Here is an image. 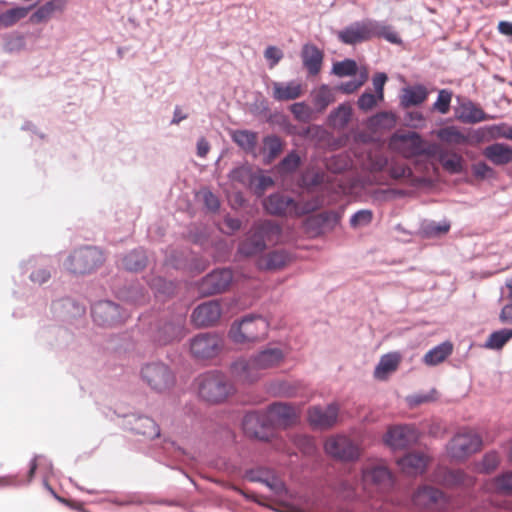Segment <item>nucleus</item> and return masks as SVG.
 <instances>
[{"label":"nucleus","instance_id":"1","mask_svg":"<svg viewBox=\"0 0 512 512\" xmlns=\"http://www.w3.org/2000/svg\"><path fill=\"white\" fill-rule=\"evenodd\" d=\"M337 39L345 44L355 46L373 38H383L392 44H401L402 40L391 25L384 21L365 18L354 21L337 32Z\"/></svg>","mask_w":512,"mask_h":512},{"label":"nucleus","instance_id":"2","mask_svg":"<svg viewBox=\"0 0 512 512\" xmlns=\"http://www.w3.org/2000/svg\"><path fill=\"white\" fill-rule=\"evenodd\" d=\"M286 352L277 346H268L249 359H238L231 366L234 378L244 384L256 382L262 371L279 366L285 359Z\"/></svg>","mask_w":512,"mask_h":512},{"label":"nucleus","instance_id":"3","mask_svg":"<svg viewBox=\"0 0 512 512\" xmlns=\"http://www.w3.org/2000/svg\"><path fill=\"white\" fill-rule=\"evenodd\" d=\"M263 205L266 211L279 216H301L315 211L320 205L321 200L315 194H269L263 199Z\"/></svg>","mask_w":512,"mask_h":512},{"label":"nucleus","instance_id":"4","mask_svg":"<svg viewBox=\"0 0 512 512\" xmlns=\"http://www.w3.org/2000/svg\"><path fill=\"white\" fill-rule=\"evenodd\" d=\"M198 394L208 403L218 404L224 402L234 394L233 384L219 371H210L197 378Z\"/></svg>","mask_w":512,"mask_h":512},{"label":"nucleus","instance_id":"5","mask_svg":"<svg viewBox=\"0 0 512 512\" xmlns=\"http://www.w3.org/2000/svg\"><path fill=\"white\" fill-rule=\"evenodd\" d=\"M280 231V227L271 221L259 222L239 244L238 252L245 257L257 256L266 249L268 242L279 236Z\"/></svg>","mask_w":512,"mask_h":512},{"label":"nucleus","instance_id":"6","mask_svg":"<svg viewBox=\"0 0 512 512\" xmlns=\"http://www.w3.org/2000/svg\"><path fill=\"white\" fill-rule=\"evenodd\" d=\"M269 323L261 316H246L234 322L229 330V338L237 344L257 342L268 335Z\"/></svg>","mask_w":512,"mask_h":512},{"label":"nucleus","instance_id":"7","mask_svg":"<svg viewBox=\"0 0 512 512\" xmlns=\"http://www.w3.org/2000/svg\"><path fill=\"white\" fill-rule=\"evenodd\" d=\"M482 439L473 429L459 430L447 445L448 455L455 460L462 461L481 449Z\"/></svg>","mask_w":512,"mask_h":512},{"label":"nucleus","instance_id":"8","mask_svg":"<svg viewBox=\"0 0 512 512\" xmlns=\"http://www.w3.org/2000/svg\"><path fill=\"white\" fill-rule=\"evenodd\" d=\"M324 450L327 455L341 462H354L362 453L358 443L342 434L328 437L324 443Z\"/></svg>","mask_w":512,"mask_h":512},{"label":"nucleus","instance_id":"9","mask_svg":"<svg viewBox=\"0 0 512 512\" xmlns=\"http://www.w3.org/2000/svg\"><path fill=\"white\" fill-rule=\"evenodd\" d=\"M223 348L224 339L217 333H199L190 340V353L197 360L214 359Z\"/></svg>","mask_w":512,"mask_h":512},{"label":"nucleus","instance_id":"10","mask_svg":"<svg viewBox=\"0 0 512 512\" xmlns=\"http://www.w3.org/2000/svg\"><path fill=\"white\" fill-rule=\"evenodd\" d=\"M103 254L95 247H83L75 250L66 260V268L74 274H86L100 266Z\"/></svg>","mask_w":512,"mask_h":512},{"label":"nucleus","instance_id":"11","mask_svg":"<svg viewBox=\"0 0 512 512\" xmlns=\"http://www.w3.org/2000/svg\"><path fill=\"white\" fill-rule=\"evenodd\" d=\"M232 182H237L243 187L264 191L270 188L274 182L273 179L259 168H253L249 165H241L229 173Z\"/></svg>","mask_w":512,"mask_h":512},{"label":"nucleus","instance_id":"12","mask_svg":"<svg viewBox=\"0 0 512 512\" xmlns=\"http://www.w3.org/2000/svg\"><path fill=\"white\" fill-rule=\"evenodd\" d=\"M141 379L154 391L163 392L175 383V377L170 368L161 363L153 362L144 365L140 372Z\"/></svg>","mask_w":512,"mask_h":512},{"label":"nucleus","instance_id":"13","mask_svg":"<svg viewBox=\"0 0 512 512\" xmlns=\"http://www.w3.org/2000/svg\"><path fill=\"white\" fill-rule=\"evenodd\" d=\"M390 146L406 158L427 153L421 135L413 131L394 133L390 138Z\"/></svg>","mask_w":512,"mask_h":512},{"label":"nucleus","instance_id":"14","mask_svg":"<svg viewBox=\"0 0 512 512\" xmlns=\"http://www.w3.org/2000/svg\"><path fill=\"white\" fill-rule=\"evenodd\" d=\"M418 439L419 432L414 426L398 425L388 429L384 442L394 450H402L417 443Z\"/></svg>","mask_w":512,"mask_h":512},{"label":"nucleus","instance_id":"15","mask_svg":"<svg viewBox=\"0 0 512 512\" xmlns=\"http://www.w3.org/2000/svg\"><path fill=\"white\" fill-rule=\"evenodd\" d=\"M455 118L465 124H476L482 121L495 119V116L487 114L470 99L457 97V106L454 108Z\"/></svg>","mask_w":512,"mask_h":512},{"label":"nucleus","instance_id":"16","mask_svg":"<svg viewBox=\"0 0 512 512\" xmlns=\"http://www.w3.org/2000/svg\"><path fill=\"white\" fill-rule=\"evenodd\" d=\"M92 316L98 325L114 326L125 321L126 315L122 313L119 305L111 301H102L92 308Z\"/></svg>","mask_w":512,"mask_h":512},{"label":"nucleus","instance_id":"17","mask_svg":"<svg viewBox=\"0 0 512 512\" xmlns=\"http://www.w3.org/2000/svg\"><path fill=\"white\" fill-rule=\"evenodd\" d=\"M338 413L339 407L335 403L326 407L313 406L307 412L308 422L315 429H329L336 424Z\"/></svg>","mask_w":512,"mask_h":512},{"label":"nucleus","instance_id":"18","mask_svg":"<svg viewBox=\"0 0 512 512\" xmlns=\"http://www.w3.org/2000/svg\"><path fill=\"white\" fill-rule=\"evenodd\" d=\"M412 501L419 508L433 510L443 509L448 502L446 495L441 490L431 486L420 487L414 493Z\"/></svg>","mask_w":512,"mask_h":512},{"label":"nucleus","instance_id":"19","mask_svg":"<svg viewBox=\"0 0 512 512\" xmlns=\"http://www.w3.org/2000/svg\"><path fill=\"white\" fill-rule=\"evenodd\" d=\"M362 482L365 487L375 486L380 490L392 487L394 480L390 470L382 465H367L362 470Z\"/></svg>","mask_w":512,"mask_h":512},{"label":"nucleus","instance_id":"20","mask_svg":"<svg viewBox=\"0 0 512 512\" xmlns=\"http://www.w3.org/2000/svg\"><path fill=\"white\" fill-rule=\"evenodd\" d=\"M221 314L220 303L211 300L198 305L192 312L191 320L196 327H209L219 321Z\"/></svg>","mask_w":512,"mask_h":512},{"label":"nucleus","instance_id":"21","mask_svg":"<svg viewBox=\"0 0 512 512\" xmlns=\"http://www.w3.org/2000/svg\"><path fill=\"white\" fill-rule=\"evenodd\" d=\"M233 280L230 269L215 270L205 276L200 284L201 291L205 294H217L226 291Z\"/></svg>","mask_w":512,"mask_h":512},{"label":"nucleus","instance_id":"22","mask_svg":"<svg viewBox=\"0 0 512 512\" xmlns=\"http://www.w3.org/2000/svg\"><path fill=\"white\" fill-rule=\"evenodd\" d=\"M267 419L274 426L286 428L297 422L298 413L292 405L278 402L268 407Z\"/></svg>","mask_w":512,"mask_h":512},{"label":"nucleus","instance_id":"23","mask_svg":"<svg viewBox=\"0 0 512 512\" xmlns=\"http://www.w3.org/2000/svg\"><path fill=\"white\" fill-rule=\"evenodd\" d=\"M431 458L424 451H413L400 458L397 463L407 475L416 476L425 472Z\"/></svg>","mask_w":512,"mask_h":512},{"label":"nucleus","instance_id":"24","mask_svg":"<svg viewBox=\"0 0 512 512\" xmlns=\"http://www.w3.org/2000/svg\"><path fill=\"white\" fill-rule=\"evenodd\" d=\"M428 94L427 88L422 84L404 87L399 96L400 106L403 109L419 106L426 101Z\"/></svg>","mask_w":512,"mask_h":512},{"label":"nucleus","instance_id":"25","mask_svg":"<svg viewBox=\"0 0 512 512\" xmlns=\"http://www.w3.org/2000/svg\"><path fill=\"white\" fill-rule=\"evenodd\" d=\"M68 0H49L37 8L30 16L29 21L32 24H40L50 20L56 13H62Z\"/></svg>","mask_w":512,"mask_h":512},{"label":"nucleus","instance_id":"26","mask_svg":"<svg viewBox=\"0 0 512 512\" xmlns=\"http://www.w3.org/2000/svg\"><path fill=\"white\" fill-rule=\"evenodd\" d=\"M323 52L314 44H305L302 47L301 58L303 66L312 76L317 75L322 67Z\"/></svg>","mask_w":512,"mask_h":512},{"label":"nucleus","instance_id":"27","mask_svg":"<svg viewBox=\"0 0 512 512\" xmlns=\"http://www.w3.org/2000/svg\"><path fill=\"white\" fill-rule=\"evenodd\" d=\"M484 157L497 166L512 162V147L505 143H493L483 150Z\"/></svg>","mask_w":512,"mask_h":512},{"label":"nucleus","instance_id":"28","mask_svg":"<svg viewBox=\"0 0 512 512\" xmlns=\"http://www.w3.org/2000/svg\"><path fill=\"white\" fill-rule=\"evenodd\" d=\"M273 98L276 101H289L297 99L302 94L301 84L297 81L273 82Z\"/></svg>","mask_w":512,"mask_h":512},{"label":"nucleus","instance_id":"29","mask_svg":"<svg viewBox=\"0 0 512 512\" xmlns=\"http://www.w3.org/2000/svg\"><path fill=\"white\" fill-rule=\"evenodd\" d=\"M290 262V256L283 250L272 251L257 260L261 270H279Z\"/></svg>","mask_w":512,"mask_h":512},{"label":"nucleus","instance_id":"30","mask_svg":"<svg viewBox=\"0 0 512 512\" xmlns=\"http://www.w3.org/2000/svg\"><path fill=\"white\" fill-rule=\"evenodd\" d=\"M401 362V355L398 352H392L383 355L374 370V377L378 380H385L398 369Z\"/></svg>","mask_w":512,"mask_h":512},{"label":"nucleus","instance_id":"31","mask_svg":"<svg viewBox=\"0 0 512 512\" xmlns=\"http://www.w3.org/2000/svg\"><path fill=\"white\" fill-rule=\"evenodd\" d=\"M185 335L184 320L178 319L175 323L165 324L158 332L157 341L161 345L181 340Z\"/></svg>","mask_w":512,"mask_h":512},{"label":"nucleus","instance_id":"32","mask_svg":"<svg viewBox=\"0 0 512 512\" xmlns=\"http://www.w3.org/2000/svg\"><path fill=\"white\" fill-rule=\"evenodd\" d=\"M351 117V106L348 103H343L330 112L327 118V124L333 129L342 130L347 127Z\"/></svg>","mask_w":512,"mask_h":512},{"label":"nucleus","instance_id":"33","mask_svg":"<svg viewBox=\"0 0 512 512\" xmlns=\"http://www.w3.org/2000/svg\"><path fill=\"white\" fill-rule=\"evenodd\" d=\"M484 489L490 493L512 495V471L486 481Z\"/></svg>","mask_w":512,"mask_h":512},{"label":"nucleus","instance_id":"34","mask_svg":"<svg viewBox=\"0 0 512 512\" xmlns=\"http://www.w3.org/2000/svg\"><path fill=\"white\" fill-rule=\"evenodd\" d=\"M453 352V344L445 341L436 347L430 349L423 357V362L427 366H436L444 362Z\"/></svg>","mask_w":512,"mask_h":512},{"label":"nucleus","instance_id":"35","mask_svg":"<svg viewBox=\"0 0 512 512\" xmlns=\"http://www.w3.org/2000/svg\"><path fill=\"white\" fill-rule=\"evenodd\" d=\"M284 143L277 135H267L263 138L262 153L266 163L274 161L282 152Z\"/></svg>","mask_w":512,"mask_h":512},{"label":"nucleus","instance_id":"36","mask_svg":"<svg viewBox=\"0 0 512 512\" xmlns=\"http://www.w3.org/2000/svg\"><path fill=\"white\" fill-rule=\"evenodd\" d=\"M32 7L33 6H17L4 12H0V27L9 28L16 25L20 20L24 19L29 14Z\"/></svg>","mask_w":512,"mask_h":512},{"label":"nucleus","instance_id":"37","mask_svg":"<svg viewBox=\"0 0 512 512\" xmlns=\"http://www.w3.org/2000/svg\"><path fill=\"white\" fill-rule=\"evenodd\" d=\"M438 139L446 144L461 145L465 144L468 137L456 126H446L437 131Z\"/></svg>","mask_w":512,"mask_h":512},{"label":"nucleus","instance_id":"38","mask_svg":"<svg viewBox=\"0 0 512 512\" xmlns=\"http://www.w3.org/2000/svg\"><path fill=\"white\" fill-rule=\"evenodd\" d=\"M335 101V95L332 89L326 85H321L313 94V104L318 112H323Z\"/></svg>","mask_w":512,"mask_h":512},{"label":"nucleus","instance_id":"39","mask_svg":"<svg viewBox=\"0 0 512 512\" xmlns=\"http://www.w3.org/2000/svg\"><path fill=\"white\" fill-rule=\"evenodd\" d=\"M397 116L391 111H382L369 119V125L376 129L390 130L395 127Z\"/></svg>","mask_w":512,"mask_h":512},{"label":"nucleus","instance_id":"40","mask_svg":"<svg viewBox=\"0 0 512 512\" xmlns=\"http://www.w3.org/2000/svg\"><path fill=\"white\" fill-rule=\"evenodd\" d=\"M232 140L243 150L253 151L257 144V134L249 130H237L232 134Z\"/></svg>","mask_w":512,"mask_h":512},{"label":"nucleus","instance_id":"41","mask_svg":"<svg viewBox=\"0 0 512 512\" xmlns=\"http://www.w3.org/2000/svg\"><path fill=\"white\" fill-rule=\"evenodd\" d=\"M134 430L138 434H141L151 439L158 437L160 435L159 426L153 419L149 417H139L136 420Z\"/></svg>","mask_w":512,"mask_h":512},{"label":"nucleus","instance_id":"42","mask_svg":"<svg viewBox=\"0 0 512 512\" xmlns=\"http://www.w3.org/2000/svg\"><path fill=\"white\" fill-rule=\"evenodd\" d=\"M512 338V329H501L489 335L484 347L492 350H500Z\"/></svg>","mask_w":512,"mask_h":512},{"label":"nucleus","instance_id":"43","mask_svg":"<svg viewBox=\"0 0 512 512\" xmlns=\"http://www.w3.org/2000/svg\"><path fill=\"white\" fill-rule=\"evenodd\" d=\"M445 482L450 486L470 487L474 485L475 479L462 470H450L445 475Z\"/></svg>","mask_w":512,"mask_h":512},{"label":"nucleus","instance_id":"44","mask_svg":"<svg viewBox=\"0 0 512 512\" xmlns=\"http://www.w3.org/2000/svg\"><path fill=\"white\" fill-rule=\"evenodd\" d=\"M486 135L491 139L512 140V125L502 122L499 124L487 125L484 127Z\"/></svg>","mask_w":512,"mask_h":512},{"label":"nucleus","instance_id":"45","mask_svg":"<svg viewBox=\"0 0 512 512\" xmlns=\"http://www.w3.org/2000/svg\"><path fill=\"white\" fill-rule=\"evenodd\" d=\"M147 263L145 254L141 251H132L123 259V266L129 271L142 270Z\"/></svg>","mask_w":512,"mask_h":512},{"label":"nucleus","instance_id":"46","mask_svg":"<svg viewBox=\"0 0 512 512\" xmlns=\"http://www.w3.org/2000/svg\"><path fill=\"white\" fill-rule=\"evenodd\" d=\"M439 160L443 168L450 173H458L462 170V157L456 153H442Z\"/></svg>","mask_w":512,"mask_h":512},{"label":"nucleus","instance_id":"47","mask_svg":"<svg viewBox=\"0 0 512 512\" xmlns=\"http://www.w3.org/2000/svg\"><path fill=\"white\" fill-rule=\"evenodd\" d=\"M453 93L451 90L442 89L438 93V97L433 104V109L441 114H446L450 110V104Z\"/></svg>","mask_w":512,"mask_h":512},{"label":"nucleus","instance_id":"48","mask_svg":"<svg viewBox=\"0 0 512 512\" xmlns=\"http://www.w3.org/2000/svg\"><path fill=\"white\" fill-rule=\"evenodd\" d=\"M339 221V216L333 211H324L312 218L310 222L316 223L322 230L333 227Z\"/></svg>","mask_w":512,"mask_h":512},{"label":"nucleus","instance_id":"49","mask_svg":"<svg viewBox=\"0 0 512 512\" xmlns=\"http://www.w3.org/2000/svg\"><path fill=\"white\" fill-rule=\"evenodd\" d=\"M357 72V64L352 59H345L333 65V73L339 77L353 76Z\"/></svg>","mask_w":512,"mask_h":512},{"label":"nucleus","instance_id":"50","mask_svg":"<svg viewBox=\"0 0 512 512\" xmlns=\"http://www.w3.org/2000/svg\"><path fill=\"white\" fill-rule=\"evenodd\" d=\"M301 159L295 151L288 153L279 163V170L283 173H292L300 166Z\"/></svg>","mask_w":512,"mask_h":512},{"label":"nucleus","instance_id":"51","mask_svg":"<svg viewBox=\"0 0 512 512\" xmlns=\"http://www.w3.org/2000/svg\"><path fill=\"white\" fill-rule=\"evenodd\" d=\"M500 464V456L497 452L486 453L479 465V471L482 473H492Z\"/></svg>","mask_w":512,"mask_h":512},{"label":"nucleus","instance_id":"52","mask_svg":"<svg viewBox=\"0 0 512 512\" xmlns=\"http://www.w3.org/2000/svg\"><path fill=\"white\" fill-rule=\"evenodd\" d=\"M290 111L296 120L309 122L312 118V110L305 102H297L291 105Z\"/></svg>","mask_w":512,"mask_h":512},{"label":"nucleus","instance_id":"53","mask_svg":"<svg viewBox=\"0 0 512 512\" xmlns=\"http://www.w3.org/2000/svg\"><path fill=\"white\" fill-rule=\"evenodd\" d=\"M4 40L5 48L9 52H19L25 47V38L18 32L7 35Z\"/></svg>","mask_w":512,"mask_h":512},{"label":"nucleus","instance_id":"54","mask_svg":"<svg viewBox=\"0 0 512 512\" xmlns=\"http://www.w3.org/2000/svg\"><path fill=\"white\" fill-rule=\"evenodd\" d=\"M296 446L306 455H312L316 450L315 440L307 435H298L295 437Z\"/></svg>","mask_w":512,"mask_h":512},{"label":"nucleus","instance_id":"55","mask_svg":"<svg viewBox=\"0 0 512 512\" xmlns=\"http://www.w3.org/2000/svg\"><path fill=\"white\" fill-rule=\"evenodd\" d=\"M150 286L157 293L165 294V295H171L174 293V290H175V286L172 282L166 281L165 279H163L161 277L154 278L150 282Z\"/></svg>","mask_w":512,"mask_h":512},{"label":"nucleus","instance_id":"56","mask_svg":"<svg viewBox=\"0 0 512 512\" xmlns=\"http://www.w3.org/2000/svg\"><path fill=\"white\" fill-rule=\"evenodd\" d=\"M378 101L380 100L376 94L366 91L358 98L357 105L360 110L367 112L373 109Z\"/></svg>","mask_w":512,"mask_h":512},{"label":"nucleus","instance_id":"57","mask_svg":"<svg viewBox=\"0 0 512 512\" xmlns=\"http://www.w3.org/2000/svg\"><path fill=\"white\" fill-rule=\"evenodd\" d=\"M450 230V223L447 221H443L442 223L432 222L425 226L424 232L428 237H437L443 234L448 233Z\"/></svg>","mask_w":512,"mask_h":512},{"label":"nucleus","instance_id":"58","mask_svg":"<svg viewBox=\"0 0 512 512\" xmlns=\"http://www.w3.org/2000/svg\"><path fill=\"white\" fill-rule=\"evenodd\" d=\"M372 212L370 210H360L350 219L352 227L366 226L372 221Z\"/></svg>","mask_w":512,"mask_h":512},{"label":"nucleus","instance_id":"59","mask_svg":"<svg viewBox=\"0 0 512 512\" xmlns=\"http://www.w3.org/2000/svg\"><path fill=\"white\" fill-rule=\"evenodd\" d=\"M264 57L269 61V67L273 68L283 58V52L276 46H268L264 51Z\"/></svg>","mask_w":512,"mask_h":512},{"label":"nucleus","instance_id":"60","mask_svg":"<svg viewBox=\"0 0 512 512\" xmlns=\"http://www.w3.org/2000/svg\"><path fill=\"white\" fill-rule=\"evenodd\" d=\"M388 77L385 73H377L374 75L372 82L375 89V94L380 101L384 98V85Z\"/></svg>","mask_w":512,"mask_h":512},{"label":"nucleus","instance_id":"61","mask_svg":"<svg viewBox=\"0 0 512 512\" xmlns=\"http://www.w3.org/2000/svg\"><path fill=\"white\" fill-rule=\"evenodd\" d=\"M259 419L258 416L255 414H247L243 418V429L244 431L252 437H258V433L256 430L253 429L254 425L258 424Z\"/></svg>","mask_w":512,"mask_h":512},{"label":"nucleus","instance_id":"62","mask_svg":"<svg viewBox=\"0 0 512 512\" xmlns=\"http://www.w3.org/2000/svg\"><path fill=\"white\" fill-rule=\"evenodd\" d=\"M472 170H473V174L477 178H481V179L489 178L494 174L493 169L490 166H488L485 162L475 163L473 165Z\"/></svg>","mask_w":512,"mask_h":512},{"label":"nucleus","instance_id":"63","mask_svg":"<svg viewBox=\"0 0 512 512\" xmlns=\"http://www.w3.org/2000/svg\"><path fill=\"white\" fill-rule=\"evenodd\" d=\"M224 227L222 230L227 234H232L239 230L241 227V221L236 218L226 217L224 220Z\"/></svg>","mask_w":512,"mask_h":512},{"label":"nucleus","instance_id":"64","mask_svg":"<svg viewBox=\"0 0 512 512\" xmlns=\"http://www.w3.org/2000/svg\"><path fill=\"white\" fill-rule=\"evenodd\" d=\"M499 320L504 324H512V303L503 306L499 314Z\"/></svg>","mask_w":512,"mask_h":512}]
</instances>
